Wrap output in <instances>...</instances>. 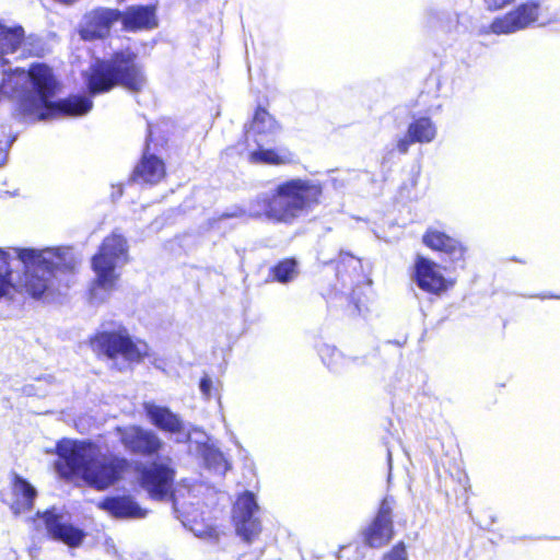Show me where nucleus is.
Returning a JSON list of instances; mask_svg holds the SVG:
<instances>
[{"instance_id": "11", "label": "nucleus", "mask_w": 560, "mask_h": 560, "mask_svg": "<svg viewBox=\"0 0 560 560\" xmlns=\"http://www.w3.org/2000/svg\"><path fill=\"white\" fill-rule=\"evenodd\" d=\"M92 107V100L81 94H70L58 101H52L51 98L40 110H38V104L24 103V108L30 113V117L36 120H51L59 117H81L86 115Z\"/></svg>"}, {"instance_id": "31", "label": "nucleus", "mask_w": 560, "mask_h": 560, "mask_svg": "<svg viewBox=\"0 0 560 560\" xmlns=\"http://www.w3.org/2000/svg\"><path fill=\"white\" fill-rule=\"evenodd\" d=\"M11 270L0 271V299L8 294L11 283Z\"/></svg>"}, {"instance_id": "2", "label": "nucleus", "mask_w": 560, "mask_h": 560, "mask_svg": "<svg viewBox=\"0 0 560 560\" xmlns=\"http://www.w3.org/2000/svg\"><path fill=\"white\" fill-rule=\"evenodd\" d=\"M85 84L91 95L107 93L116 86L138 94L144 90L147 77L137 54L126 49L115 51L109 59L95 61L85 77Z\"/></svg>"}, {"instance_id": "12", "label": "nucleus", "mask_w": 560, "mask_h": 560, "mask_svg": "<svg viewBox=\"0 0 560 560\" xmlns=\"http://www.w3.org/2000/svg\"><path fill=\"white\" fill-rule=\"evenodd\" d=\"M393 497L381 500L377 512L370 524L362 530V539L368 547L382 548L394 537Z\"/></svg>"}, {"instance_id": "21", "label": "nucleus", "mask_w": 560, "mask_h": 560, "mask_svg": "<svg viewBox=\"0 0 560 560\" xmlns=\"http://www.w3.org/2000/svg\"><path fill=\"white\" fill-rule=\"evenodd\" d=\"M158 4L130 5L121 12V24L125 31L137 32L142 30H153L158 27L156 16Z\"/></svg>"}, {"instance_id": "14", "label": "nucleus", "mask_w": 560, "mask_h": 560, "mask_svg": "<svg viewBox=\"0 0 560 560\" xmlns=\"http://www.w3.org/2000/svg\"><path fill=\"white\" fill-rule=\"evenodd\" d=\"M34 517L43 521L49 538L60 541L70 548H78L86 537V533L83 529L65 522L63 514L56 506L48 508L43 512L37 511Z\"/></svg>"}, {"instance_id": "36", "label": "nucleus", "mask_w": 560, "mask_h": 560, "mask_svg": "<svg viewBox=\"0 0 560 560\" xmlns=\"http://www.w3.org/2000/svg\"><path fill=\"white\" fill-rule=\"evenodd\" d=\"M0 261L4 265V266H8L9 265V255L7 254V252H4L3 249L0 248Z\"/></svg>"}, {"instance_id": "23", "label": "nucleus", "mask_w": 560, "mask_h": 560, "mask_svg": "<svg viewBox=\"0 0 560 560\" xmlns=\"http://www.w3.org/2000/svg\"><path fill=\"white\" fill-rule=\"evenodd\" d=\"M13 501L10 509L15 515L27 513L33 510L37 497L36 489L21 476H14L12 479Z\"/></svg>"}, {"instance_id": "5", "label": "nucleus", "mask_w": 560, "mask_h": 560, "mask_svg": "<svg viewBox=\"0 0 560 560\" xmlns=\"http://www.w3.org/2000/svg\"><path fill=\"white\" fill-rule=\"evenodd\" d=\"M90 347L98 357L121 359L129 364H140L150 357L148 342L131 336L124 326L95 332L90 338Z\"/></svg>"}, {"instance_id": "17", "label": "nucleus", "mask_w": 560, "mask_h": 560, "mask_svg": "<svg viewBox=\"0 0 560 560\" xmlns=\"http://www.w3.org/2000/svg\"><path fill=\"white\" fill-rule=\"evenodd\" d=\"M422 243L433 252H438L452 264L464 267L467 247L457 238L436 229H428L422 235Z\"/></svg>"}, {"instance_id": "8", "label": "nucleus", "mask_w": 560, "mask_h": 560, "mask_svg": "<svg viewBox=\"0 0 560 560\" xmlns=\"http://www.w3.org/2000/svg\"><path fill=\"white\" fill-rule=\"evenodd\" d=\"M14 72L20 75L27 73L31 88L37 96V98L24 96L20 100V110L24 115L30 116V113L24 108V103L38 104V110H40V108H44L46 103H49L60 89V83L54 74L51 67L44 62H33L27 71L22 68H16Z\"/></svg>"}, {"instance_id": "1", "label": "nucleus", "mask_w": 560, "mask_h": 560, "mask_svg": "<svg viewBox=\"0 0 560 560\" xmlns=\"http://www.w3.org/2000/svg\"><path fill=\"white\" fill-rule=\"evenodd\" d=\"M57 467L67 478L80 477L89 487L104 491L120 482L130 471L131 462L107 452L92 441H65L57 445Z\"/></svg>"}, {"instance_id": "34", "label": "nucleus", "mask_w": 560, "mask_h": 560, "mask_svg": "<svg viewBox=\"0 0 560 560\" xmlns=\"http://www.w3.org/2000/svg\"><path fill=\"white\" fill-rule=\"evenodd\" d=\"M199 387L202 395L207 398L211 396L212 390V380L206 374L200 378Z\"/></svg>"}, {"instance_id": "7", "label": "nucleus", "mask_w": 560, "mask_h": 560, "mask_svg": "<svg viewBox=\"0 0 560 560\" xmlns=\"http://www.w3.org/2000/svg\"><path fill=\"white\" fill-rule=\"evenodd\" d=\"M540 0H527L509 12L494 18L482 34L509 35L537 24L541 18Z\"/></svg>"}, {"instance_id": "19", "label": "nucleus", "mask_w": 560, "mask_h": 560, "mask_svg": "<svg viewBox=\"0 0 560 560\" xmlns=\"http://www.w3.org/2000/svg\"><path fill=\"white\" fill-rule=\"evenodd\" d=\"M166 177L164 161L155 154L143 152L133 167L130 182L145 185H158Z\"/></svg>"}, {"instance_id": "26", "label": "nucleus", "mask_w": 560, "mask_h": 560, "mask_svg": "<svg viewBox=\"0 0 560 560\" xmlns=\"http://www.w3.org/2000/svg\"><path fill=\"white\" fill-rule=\"evenodd\" d=\"M299 275V264L293 257H287L277 261L268 270V281L289 283Z\"/></svg>"}, {"instance_id": "4", "label": "nucleus", "mask_w": 560, "mask_h": 560, "mask_svg": "<svg viewBox=\"0 0 560 560\" xmlns=\"http://www.w3.org/2000/svg\"><path fill=\"white\" fill-rule=\"evenodd\" d=\"M18 258L24 264L22 289L34 299H40L61 269V256L51 249L19 248Z\"/></svg>"}, {"instance_id": "24", "label": "nucleus", "mask_w": 560, "mask_h": 560, "mask_svg": "<svg viewBox=\"0 0 560 560\" xmlns=\"http://www.w3.org/2000/svg\"><path fill=\"white\" fill-rule=\"evenodd\" d=\"M252 164L262 165H289L298 162L296 155L288 148H262L258 147L248 154Z\"/></svg>"}, {"instance_id": "28", "label": "nucleus", "mask_w": 560, "mask_h": 560, "mask_svg": "<svg viewBox=\"0 0 560 560\" xmlns=\"http://www.w3.org/2000/svg\"><path fill=\"white\" fill-rule=\"evenodd\" d=\"M319 355L323 363L328 369H335L341 363L343 355L341 352L332 346H324L319 350Z\"/></svg>"}, {"instance_id": "29", "label": "nucleus", "mask_w": 560, "mask_h": 560, "mask_svg": "<svg viewBox=\"0 0 560 560\" xmlns=\"http://www.w3.org/2000/svg\"><path fill=\"white\" fill-rule=\"evenodd\" d=\"M382 560H408L406 545L398 541L383 555Z\"/></svg>"}, {"instance_id": "35", "label": "nucleus", "mask_w": 560, "mask_h": 560, "mask_svg": "<svg viewBox=\"0 0 560 560\" xmlns=\"http://www.w3.org/2000/svg\"><path fill=\"white\" fill-rule=\"evenodd\" d=\"M353 261H354V259H353V257L351 255L343 256L342 259L337 261V264H336L337 271L338 272L342 271L341 270V266L345 265V262H353Z\"/></svg>"}, {"instance_id": "33", "label": "nucleus", "mask_w": 560, "mask_h": 560, "mask_svg": "<svg viewBox=\"0 0 560 560\" xmlns=\"http://www.w3.org/2000/svg\"><path fill=\"white\" fill-rule=\"evenodd\" d=\"M201 538L209 539L211 541H218L220 538V532L217 526H208L198 533Z\"/></svg>"}, {"instance_id": "15", "label": "nucleus", "mask_w": 560, "mask_h": 560, "mask_svg": "<svg viewBox=\"0 0 560 560\" xmlns=\"http://www.w3.org/2000/svg\"><path fill=\"white\" fill-rule=\"evenodd\" d=\"M412 279L421 291L436 296L455 284L453 279L443 276L436 262L423 256H418L415 260Z\"/></svg>"}, {"instance_id": "16", "label": "nucleus", "mask_w": 560, "mask_h": 560, "mask_svg": "<svg viewBox=\"0 0 560 560\" xmlns=\"http://www.w3.org/2000/svg\"><path fill=\"white\" fill-rule=\"evenodd\" d=\"M120 18L121 11L118 9L94 8L83 15L80 35L84 40L103 39L109 35L113 25Z\"/></svg>"}, {"instance_id": "32", "label": "nucleus", "mask_w": 560, "mask_h": 560, "mask_svg": "<svg viewBox=\"0 0 560 560\" xmlns=\"http://www.w3.org/2000/svg\"><path fill=\"white\" fill-rule=\"evenodd\" d=\"M489 11H499L514 3L516 0H483Z\"/></svg>"}, {"instance_id": "6", "label": "nucleus", "mask_w": 560, "mask_h": 560, "mask_svg": "<svg viewBox=\"0 0 560 560\" xmlns=\"http://www.w3.org/2000/svg\"><path fill=\"white\" fill-rule=\"evenodd\" d=\"M127 260V240L121 234L112 232L103 238L91 258V268L95 273L94 285L105 290L114 289L119 279L117 266Z\"/></svg>"}, {"instance_id": "20", "label": "nucleus", "mask_w": 560, "mask_h": 560, "mask_svg": "<svg viewBox=\"0 0 560 560\" xmlns=\"http://www.w3.org/2000/svg\"><path fill=\"white\" fill-rule=\"evenodd\" d=\"M97 509L117 520L142 518L145 511L129 494L107 495L96 503Z\"/></svg>"}, {"instance_id": "13", "label": "nucleus", "mask_w": 560, "mask_h": 560, "mask_svg": "<svg viewBox=\"0 0 560 560\" xmlns=\"http://www.w3.org/2000/svg\"><path fill=\"white\" fill-rule=\"evenodd\" d=\"M259 506L250 491H244L237 497L234 505V527L236 534L247 544L255 541L261 533V523L255 513Z\"/></svg>"}, {"instance_id": "3", "label": "nucleus", "mask_w": 560, "mask_h": 560, "mask_svg": "<svg viewBox=\"0 0 560 560\" xmlns=\"http://www.w3.org/2000/svg\"><path fill=\"white\" fill-rule=\"evenodd\" d=\"M323 194L320 182L300 177L287 179L265 200V215L275 222L291 224L319 206Z\"/></svg>"}, {"instance_id": "37", "label": "nucleus", "mask_w": 560, "mask_h": 560, "mask_svg": "<svg viewBox=\"0 0 560 560\" xmlns=\"http://www.w3.org/2000/svg\"><path fill=\"white\" fill-rule=\"evenodd\" d=\"M349 547H351V544H349V545H347V546H341V547L338 549V551H337V553H336V557L340 559V558H341V553H342V551H345V550H346L347 548H349Z\"/></svg>"}, {"instance_id": "9", "label": "nucleus", "mask_w": 560, "mask_h": 560, "mask_svg": "<svg viewBox=\"0 0 560 560\" xmlns=\"http://www.w3.org/2000/svg\"><path fill=\"white\" fill-rule=\"evenodd\" d=\"M116 433L125 451L142 458H158L164 450L159 434L138 424L117 427Z\"/></svg>"}, {"instance_id": "25", "label": "nucleus", "mask_w": 560, "mask_h": 560, "mask_svg": "<svg viewBox=\"0 0 560 560\" xmlns=\"http://www.w3.org/2000/svg\"><path fill=\"white\" fill-rule=\"evenodd\" d=\"M25 39V31L21 25L7 26L0 23V55L18 51Z\"/></svg>"}, {"instance_id": "22", "label": "nucleus", "mask_w": 560, "mask_h": 560, "mask_svg": "<svg viewBox=\"0 0 560 560\" xmlns=\"http://www.w3.org/2000/svg\"><path fill=\"white\" fill-rule=\"evenodd\" d=\"M143 410L150 423L160 431L172 435L184 433L185 424L183 420L168 407L144 402Z\"/></svg>"}, {"instance_id": "10", "label": "nucleus", "mask_w": 560, "mask_h": 560, "mask_svg": "<svg viewBox=\"0 0 560 560\" xmlns=\"http://www.w3.org/2000/svg\"><path fill=\"white\" fill-rule=\"evenodd\" d=\"M137 474L139 486L153 500H164L173 490L176 471L168 463H140Z\"/></svg>"}, {"instance_id": "30", "label": "nucleus", "mask_w": 560, "mask_h": 560, "mask_svg": "<svg viewBox=\"0 0 560 560\" xmlns=\"http://www.w3.org/2000/svg\"><path fill=\"white\" fill-rule=\"evenodd\" d=\"M9 145V133L4 127L0 126V165H2L7 160Z\"/></svg>"}, {"instance_id": "27", "label": "nucleus", "mask_w": 560, "mask_h": 560, "mask_svg": "<svg viewBox=\"0 0 560 560\" xmlns=\"http://www.w3.org/2000/svg\"><path fill=\"white\" fill-rule=\"evenodd\" d=\"M249 128L257 136H266L279 131L281 125L265 107L257 106L249 121Z\"/></svg>"}, {"instance_id": "18", "label": "nucleus", "mask_w": 560, "mask_h": 560, "mask_svg": "<svg viewBox=\"0 0 560 560\" xmlns=\"http://www.w3.org/2000/svg\"><path fill=\"white\" fill-rule=\"evenodd\" d=\"M436 137V126L430 117L421 116L412 119L404 137L399 138L396 149L406 154L413 143H430Z\"/></svg>"}]
</instances>
